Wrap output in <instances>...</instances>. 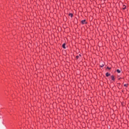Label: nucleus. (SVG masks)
<instances>
[{"instance_id":"1","label":"nucleus","mask_w":129,"mask_h":129,"mask_svg":"<svg viewBox=\"0 0 129 129\" xmlns=\"http://www.w3.org/2000/svg\"><path fill=\"white\" fill-rule=\"evenodd\" d=\"M66 46V43H63L62 45V48H63V49H66V47H65Z\"/></svg>"},{"instance_id":"2","label":"nucleus","mask_w":129,"mask_h":129,"mask_svg":"<svg viewBox=\"0 0 129 129\" xmlns=\"http://www.w3.org/2000/svg\"><path fill=\"white\" fill-rule=\"evenodd\" d=\"M111 80H112L113 81H114V76H113V75L111 76Z\"/></svg>"},{"instance_id":"3","label":"nucleus","mask_w":129,"mask_h":129,"mask_svg":"<svg viewBox=\"0 0 129 129\" xmlns=\"http://www.w3.org/2000/svg\"><path fill=\"white\" fill-rule=\"evenodd\" d=\"M86 20H84L82 21V24H86Z\"/></svg>"},{"instance_id":"4","label":"nucleus","mask_w":129,"mask_h":129,"mask_svg":"<svg viewBox=\"0 0 129 129\" xmlns=\"http://www.w3.org/2000/svg\"><path fill=\"white\" fill-rule=\"evenodd\" d=\"M106 76L107 77H108V76H110V74L108 73H106Z\"/></svg>"},{"instance_id":"5","label":"nucleus","mask_w":129,"mask_h":129,"mask_svg":"<svg viewBox=\"0 0 129 129\" xmlns=\"http://www.w3.org/2000/svg\"><path fill=\"white\" fill-rule=\"evenodd\" d=\"M122 9H123V10H125V9H126V6H125V5H123Z\"/></svg>"},{"instance_id":"6","label":"nucleus","mask_w":129,"mask_h":129,"mask_svg":"<svg viewBox=\"0 0 129 129\" xmlns=\"http://www.w3.org/2000/svg\"><path fill=\"white\" fill-rule=\"evenodd\" d=\"M69 16H70V17H71V18H72V17H73V14H72V13H70V14H69Z\"/></svg>"},{"instance_id":"7","label":"nucleus","mask_w":129,"mask_h":129,"mask_svg":"<svg viewBox=\"0 0 129 129\" xmlns=\"http://www.w3.org/2000/svg\"><path fill=\"white\" fill-rule=\"evenodd\" d=\"M116 72H117V73H120V70L118 69L116 70Z\"/></svg>"},{"instance_id":"8","label":"nucleus","mask_w":129,"mask_h":129,"mask_svg":"<svg viewBox=\"0 0 129 129\" xmlns=\"http://www.w3.org/2000/svg\"><path fill=\"white\" fill-rule=\"evenodd\" d=\"M124 86L125 87H126L127 86V84H124Z\"/></svg>"},{"instance_id":"9","label":"nucleus","mask_w":129,"mask_h":129,"mask_svg":"<svg viewBox=\"0 0 129 129\" xmlns=\"http://www.w3.org/2000/svg\"><path fill=\"white\" fill-rule=\"evenodd\" d=\"M107 69L110 70V69H111V68H109V67H107Z\"/></svg>"},{"instance_id":"10","label":"nucleus","mask_w":129,"mask_h":129,"mask_svg":"<svg viewBox=\"0 0 129 129\" xmlns=\"http://www.w3.org/2000/svg\"><path fill=\"white\" fill-rule=\"evenodd\" d=\"M76 58H77V59H78V58H79V56H76Z\"/></svg>"},{"instance_id":"11","label":"nucleus","mask_w":129,"mask_h":129,"mask_svg":"<svg viewBox=\"0 0 129 129\" xmlns=\"http://www.w3.org/2000/svg\"><path fill=\"white\" fill-rule=\"evenodd\" d=\"M101 68L103 67V66H101Z\"/></svg>"}]
</instances>
